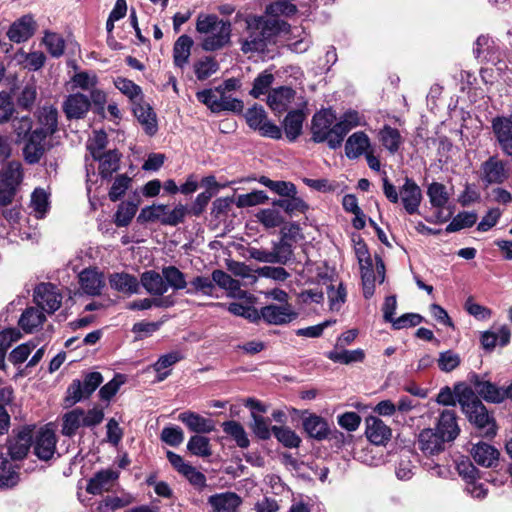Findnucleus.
<instances>
[{"label":"nucleus","mask_w":512,"mask_h":512,"mask_svg":"<svg viewBox=\"0 0 512 512\" xmlns=\"http://www.w3.org/2000/svg\"><path fill=\"white\" fill-rule=\"evenodd\" d=\"M457 402L468 421L476 427L480 435L493 437L496 435V424L494 418L488 413L486 406L475 394L472 387L463 383L455 385Z\"/></svg>","instance_id":"obj_1"},{"label":"nucleus","mask_w":512,"mask_h":512,"mask_svg":"<svg viewBox=\"0 0 512 512\" xmlns=\"http://www.w3.org/2000/svg\"><path fill=\"white\" fill-rule=\"evenodd\" d=\"M246 36L240 41L244 54L264 52L270 40L288 24L277 18L249 16L245 19Z\"/></svg>","instance_id":"obj_2"},{"label":"nucleus","mask_w":512,"mask_h":512,"mask_svg":"<svg viewBox=\"0 0 512 512\" xmlns=\"http://www.w3.org/2000/svg\"><path fill=\"white\" fill-rule=\"evenodd\" d=\"M201 48L206 52L217 51L231 42L232 24L215 14L200 13L195 25Z\"/></svg>","instance_id":"obj_3"},{"label":"nucleus","mask_w":512,"mask_h":512,"mask_svg":"<svg viewBox=\"0 0 512 512\" xmlns=\"http://www.w3.org/2000/svg\"><path fill=\"white\" fill-rule=\"evenodd\" d=\"M382 188L383 194L390 203L398 204L401 202L404 210L410 215L419 212V207L422 201V191L412 178L405 177L404 183L397 188L392 182H390L386 172H384Z\"/></svg>","instance_id":"obj_4"},{"label":"nucleus","mask_w":512,"mask_h":512,"mask_svg":"<svg viewBox=\"0 0 512 512\" xmlns=\"http://www.w3.org/2000/svg\"><path fill=\"white\" fill-rule=\"evenodd\" d=\"M23 168L19 161H10L0 170V205L11 204L23 181Z\"/></svg>","instance_id":"obj_5"},{"label":"nucleus","mask_w":512,"mask_h":512,"mask_svg":"<svg viewBox=\"0 0 512 512\" xmlns=\"http://www.w3.org/2000/svg\"><path fill=\"white\" fill-rule=\"evenodd\" d=\"M336 116L330 109H323L316 112L311 122V139L315 143L327 142L329 148L337 149L340 146H333L332 140L338 136L334 134Z\"/></svg>","instance_id":"obj_6"},{"label":"nucleus","mask_w":512,"mask_h":512,"mask_svg":"<svg viewBox=\"0 0 512 512\" xmlns=\"http://www.w3.org/2000/svg\"><path fill=\"white\" fill-rule=\"evenodd\" d=\"M244 117L247 125L258 131L261 136L276 140L282 138L281 128L268 119L267 113L261 105L255 104L248 108Z\"/></svg>","instance_id":"obj_7"},{"label":"nucleus","mask_w":512,"mask_h":512,"mask_svg":"<svg viewBox=\"0 0 512 512\" xmlns=\"http://www.w3.org/2000/svg\"><path fill=\"white\" fill-rule=\"evenodd\" d=\"M102 382L103 377L99 372L87 373L84 376L83 381L78 379L73 380L67 389L65 402L67 405L72 406L81 400L90 397Z\"/></svg>","instance_id":"obj_8"},{"label":"nucleus","mask_w":512,"mask_h":512,"mask_svg":"<svg viewBox=\"0 0 512 512\" xmlns=\"http://www.w3.org/2000/svg\"><path fill=\"white\" fill-rule=\"evenodd\" d=\"M510 176L507 162L498 155L490 156L480 166V179L485 186L503 184Z\"/></svg>","instance_id":"obj_9"},{"label":"nucleus","mask_w":512,"mask_h":512,"mask_svg":"<svg viewBox=\"0 0 512 512\" xmlns=\"http://www.w3.org/2000/svg\"><path fill=\"white\" fill-rule=\"evenodd\" d=\"M34 301L47 313H54L62 303V295L51 283H41L34 290Z\"/></svg>","instance_id":"obj_10"},{"label":"nucleus","mask_w":512,"mask_h":512,"mask_svg":"<svg viewBox=\"0 0 512 512\" xmlns=\"http://www.w3.org/2000/svg\"><path fill=\"white\" fill-rule=\"evenodd\" d=\"M297 318V313L291 304H270L259 310V321L263 320L269 325H284Z\"/></svg>","instance_id":"obj_11"},{"label":"nucleus","mask_w":512,"mask_h":512,"mask_svg":"<svg viewBox=\"0 0 512 512\" xmlns=\"http://www.w3.org/2000/svg\"><path fill=\"white\" fill-rule=\"evenodd\" d=\"M469 383L477 396L483 398L486 402L499 404L503 402L504 389L498 387L482 376L472 373L468 377Z\"/></svg>","instance_id":"obj_12"},{"label":"nucleus","mask_w":512,"mask_h":512,"mask_svg":"<svg viewBox=\"0 0 512 512\" xmlns=\"http://www.w3.org/2000/svg\"><path fill=\"white\" fill-rule=\"evenodd\" d=\"M32 443L34 454L40 460L48 461L53 457L56 451L57 438L52 429L41 428Z\"/></svg>","instance_id":"obj_13"},{"label":"nucleus","mask_w":512,"mask_h":512,"mask_svg":"<svg viewBox=\"0 0 512 512\" xmlns=\"http://www.w3.org/2000/svg\"><path fill=\"white\" fill-rule=\"evenodd\" d=\"M446 441L432 428L423 429L417 437V448L427 457L439 455L445 449Z\"/></svg>","instance_id":"obj_14"},{"label":"nucleus","mask_w":512,"mask_h":512,"mask_svg":"<svg viewBox=\"0 0 512 512\" xmlns=\"http://www.w3.org/2000/svg\"><path fill=\"white\" fill-rule=\"evenodd\" d=\"M296 92L291 87L280 86L269 91L266 103L275 114L286 112L295 99Z\"/></svg>","instance_id":"obj_15"},{"label":"nucleus","mask_w":512,"mask_h":512,"mask_svg":"<svg viewBox=\"0 0 512 512\" xmlns=\"http://www.w3.org/2000/svg\"><path fill=\"white\" fill-rule=\"evenodd\" d=\"M33 430L29 427L22 428L17 435L8 440V454L12 460L24 459L32 445Z\"/></svg>","instance_id":"obj_16"},{"label":"nucleus","mask_w":512,"mask_h":512,"mask_svg":"<svg viewBox=\"0 0 512 512\" xmlns=\"http://www.w3.org/2000/svg\"><path fill=\"white\" fill-rule=\"evenodd\" d=\"M492 129L503 153L507 156H512V118H494Z\"/></svg>","instance_id":"obj_17"},{"label":"nucleus","mask_w":512,"mask_h":512,"mask_svg":"<svg viewBox=\"0 0 512 512\" xmlns=\"http://www.w3.org/2000/svg\"><path fill=\"white\" fill-rule=\"evenodd\" d=\"M47 135L41 130H33L23 148L24 159L29 164H36L40 161L46 151L45 140Z\"/></svg>","instance_id":"obj_18"},{"label":"nucleus","mask_w":512,"mask_h":512,"mask_svg":"<svg viewBox=\"0 0 512 512\" xmlns=\"http://www.w3.org/2000/svg\"><path fill=\"white\" fill-rule=\"evenodd\" d=\"M88 96L81 93L70 94L63 103V111L68 119H82L90 110Z\"/></svg>","instance_id":"obj_19"},{"label":"nucleus","mask_w":512,"mask_h":512,"mask_svg":"<svg viewBox=\"0 0 512 512\" xmlns=\"http://www.w3.org/2000/svg\"><path fill=\"white\" fill-rule=\"evenodd\" d=\"M111 289L127 296L140 292V281L136 276L127 272H115L109 275Z\"/></svg>","instance_id":"obj_20"},{"label":"nucleus","mask_w":512,"mask_h":512,"mask_svg":"<svg viewBox=\"0 0 512 512\" xmlns=\"http://www.w3.org/2000/svg\"><path fill=\"white\" fill-rule=\"evenodd\" d=\"M132 106L134 116L141 124L145 133L149 136L155 135L158 131V123L152 107L148 103H145L143 99L139 102H135Z\"/></svg>","instance_id":"obj_21"},{"label":"nucleus","mask_w":512,"mask_h":512,"mask_svg":"<svg viewBox=\"0 0 512 512\" xmlns=\"http://www.w3.org/2000/svg\"><path fill=\"white\" fill-rule=\"evenodd\" d=\"M36 30V22L30 15H24L15 21L7 31L8 38L15 43H21L31 38Z\"/></svg>","instance_id":"obj_22"},{"label":"nucleus","mask_w":512,"mask_h":512,"mask_svg":"<svg viewBox=\"0 0 512 512\" xmlns=\"http://www.w3.org/2000/svg\"><path fill=\"white\" fill-rule=\"evenodd\" d=\"M118 477V471L112 469L101 470L88 481L86 491L92 495H99L104 491H109Z\"/></svg>","instance_id":"obj_23"},{"label":"nucleus","mask_w":512,"mask_h":512,"mask_svg":"<svg viewBox=\"0 0 512 512\" xmlns=\"http://www.w3.org/2000/svg\"><path fill=\"white\" fill-rule=\"evenodd\" d=\"M391 435V429L380 418H366V436L373 444L383 445L390 440Z\"/></svg>","instance_id":"obj_24"},{"label":"nucleus","mask_w":512,"mask_h":512,"mask_svg":"<svg viewBox=\"0 0 512 512\" xmlns=\"http://www.w3.org/2000/svg\"><path fill=\"white\" fill-rule=\"evenodd\" d=\"M434 430L439 436L444 438L446 442L453 441L460 432L455 412L451 410H444L440 414L436 429Z\"/></svg>","instance_id":"obj_25"},{"label":"nucleus","mask_w":512,"mask_h":512,"mask_svg":"<svg viewBox=\"0 0 512 512\" xmlns=\"http://www.w3.org/2000/svg\"><path fill=\"white\" fill-rule=\"evenodd\" d=\"M79 282L84 293L97 296L105 285L104 276L97 269L87 268L79 274Z\"/></svg>","instance_id":"obj_26"},{"label":"nucleus","mask_w":512,"mask_h":512,"mask_svg":"<svg viewBox=\"0 0 512 512\" xmlns=\"http://www.w3.org/2000/svg\"><path fill=\"white\" fill-rule=\"evenodd\" d=\"M139 281L146 292L152 296H163L168 291V284L163 274L154 270L143 272Z\"/></svg>","instance_id":"obj_27"},{"label":"nucleus","mask_w":512,"mask_h":512,"mask_svg":"<svg viewBox=\"0 0 512 512\" xmlns=\"http://www.w3.org/2000/svg\"><path fill=\"white\" fill-rule=\"evenodd\" d=\"M471 455L474 461L484 467H494L499 461V451L490 444L479 442L473 446Z\"/></svg>","instance_id":"obj_28"},{"label":"nucleus","mask_w":512,"mask_h":512,"mask_svg":"<svg viewBox=\"0 0 512 512\" xmlns=\"http://www.w3.org/2000/svg\"><path fill=\"white\" fill-rule=\"evenodd\" d=\"M178 419L184 423L190 431L195 433H210L215 429L213 420L204 418L195 412L185 411L179 414Z\"/></svg>","instance_id":"obj_29"},{"label":"nucleus","mask_w":512,"mask_h":512,"mask_svg":"<svg viewBox=\"0 0 512 512\" xmlns=\"http://www.w3.org/2000/svg\"><path fill=\"white\" fill-rule=\"evenodd\" d=\"M241 502V498L233 492L215 494L208 499L214 512H237Z\"/></svg>","instance_id":"obj_30"},{"label":"nucleus","mask_w":512,"mask_h":512,"mask_svg":"<svg viewBox=\"0 0 512 512\" xmlns=\"http://www.w3.org/2000/svg\"><path fill=\"white\" fill-rule=\"evenodd\" d=\"M360 124V117L357 111H348L344 113L341 120L335 124L334 134L338 136L332 140L333 146H341L345 136L354 127Z\"/></svg>","instance_id":"obj_31"},{"label":"nucleus","mask_w":512,"mask_h":512,"mask_svg":"<svg viewBox=\"0 0 512 512\" xmlns=\"http://www.w3.org/2000/svg\"><path fill=\"white\" fill-rule=\"evenodd\" d=\"M303 428L311 438L316 440H324L330 434L327 421L316 414L303 419Z\"/></svg>","instance_id":"obj_32"},{"label":"nucleus","mask_w":512,"mask_h":512,"mask_svg":"<svg viewBox=\"0 0 512 512\" xmlns=\"http://www.w3.org/2000/svg\"><path fill=\"white\" fill-rule=\"evenodd\" d=\"M121 154L117 150H109L104 152L99 158L94 160L99 161V174L103 179H108L113 173L117 172L120 168Z\"/></svg>","instance_id":"obj_33"},{"label":"nucleus","mask_w":512,"mask_h":512,"mask_svg":"<svg viewBox=\"0 0 512 512\" xmlns=\"http://www.w3.org/2000/svg\"><path fill=\"white\" fill-rule=\"evenodd\" d=\"M193 40L190 36L183 34L174 43L173 62L179 68H184L189 62Z\"/></svg>","instance_id":"obj_34"},{"label":"nucleus","mask_w":512,"mask_h":512,"mask_svg":"<svg viewBox=\"0 0 512 512\" xmlns=\"http://www.w3.org/2000/svg\"><path fill=\"white\" fill-rule=\"evenodd\" d=\"M370 146L369 137L364 132H355L345 143V154L349 159L361 156Z\"/></svg>","instance_id":"obj_35"},{"label":"nucleus","mask_w":512,"mask_h":512,"mask_svg":"<svg viewBox=\"0 0 512 512\" xmlns=\"http://www.w3.org/2000/svg\"><path fill=\"white\" fill-rule=\"evenodd\" d=\"M305 115L301 110H292L288 112L284 119V130L289 141H295L302 132Z\"/></svg>","instance_id":"obj_36"},{"label":"nucleus","mask_w":512,"mask_h":512,"mask_svg":"<svg viewBox=\"0 0 512 512\" xmlns=\"http://www.w3.org/2000/svg\"><path fill=\"white\" fill-rule=\"evenodd\" d=\"M82 422V408H75L69 412H66L62 416V435L69 438L75 436L78 429L83 427Z\"/></svg>","instance_id":"obj_37"},{"label":"nucleus","mask_w":512,"mask_h":512,"mask_svg":"<svg viewBox=\"0 0 512 512\" xmlns=\"http://www.w3.org/2000/svg\"><path fill=\"white\" fill-rule=\"evenodd\" d=\"M379 140L391 154H395L403 143L399 130L389 125H384L379 131Z\"/></svg>","instance_id":"obj_38"},{"label":"nucleus","mask_w":512,"mask_h":512,"mask_svg":"<svg viewBox=\"0 0 512 512\" xmlns=\"http://www.w3.org/2000/svg\"><path fill=\"white\" fill-rule=\"evenodd\" d=\"M46 320L43 312L37 308H27L19 319V325L25 332H32Z\"/></svg>","instance_id":"obj_39"},{"label":"nucleus","mask_w":512,"mask_h":512,"mask_svg":"<svg viewBox=\"0 0 512 512\" xmlns=\"http://www.w3.org/2000/svg\"><path fill=\"white\" fill-rule=\"evenodd\" d=\"M196 78L200 81L208 79L219 70V64L212 56H205L193 64Z\"/></svg>","instance_id":"obj_40"},{"label":"nucleus","mask_w":512,"mask_h":512,"mask_svg":"<svg viewBox=\"0 0 512 512\" xmlns=\"http://www.w3.org/2000/svg\"><path fill=\"white\" fill-rule=\"evenodd\" d=\"M326 357L335 363L351 364L362 362L365 354L362 349L342 351L332 350L326 354Z\"/></svg>","instance_id":"obj_41"},{"label":"nucleus","mask_w":512,"mask_h":512,"mask_svg":"<svg viewBox=\"0 0 512 512\" xmlns=\"http://www.w3.org/2000/svg\"><path fill=\"white\" fill-rule=\"evenodd\" d=\"M19 479L16 467L4 456L0 455V487H13Z\"/></svg>","instance_id":"obj_42"},{"label":"nucleus","mask_w":512,"mask_h":512,"mask_svg":"<svg viewBox=\"0 0 512 512\" xmlns=\"http://www.w3.org/2000/svg\"><path fill=\"white\" fill-rule=\"evenodd\" d=\"M223 431L231 436L240 448H247L250 441L244 427L237 421L231 420L222 423Z\"/></svg>","instance_id":"obj_43"},{"label":"nucleus","mask_w":512,"mask_h":512,"mask_svg":"<svg viewBox=\"0 0 512 512\" xmlns=\"http://www.w3.org/2000/svg\"><path fill=\"white\" fill-rule=\"evenodd\" d=\"M272 433L285 447L298 448L301 443V438L289 427L272 426Z\"/></svg>","instance_id":"obj_44"},{"label":"nucleus","mask_w":512,"mask_h":512,"mask_svg":"<svg viewBox=\"0 0 512 512\" xmlns=\"http://www.w3.org/2000/svg\"><path fill=\"white\" fill-rule=\"evenodd\" d=\"M274 79L275 78L272 73L263 71L254 79L253 87L249 94L256 99L260 98L262 95H268Z\"/></svg>","instance_id":"obj_45"},{"label":"nucleus","mask_w":512,"mask_h":512,"mask_svg":"<svg viewBox=\"0 0 512 512\" xmlns=\"http://www.w3.org/2000/svg\"><path fill=\"white\" fill-rule=\"evenodd\" d=\"M114 84L117 89L131 100L132 105L143 99L141 87L133 81L118 77L115 79Z\"/></svg>","instance_id":"obj_46"},{"label":"nucleus","mask_w":512,"mask_h":512,"mask_svg":"<svg viewBox=\"0 0 512 512\" xmlns=\"http://www.w3.org/2000/svg\"><path fill=\"white\" fill-rule=\"evenodd\" d=\"M162 274L165 278V282L168 284V288L171 287L174 290H182L187 287L185 275L177 267H163Z\"/></svg>","instance_id":"obj_47"},{"label":"nucleus","mask_w":512,"mask_h":512,"mask_svg":"<svg viewBox=\"0 0 512 512\" xmlns=\"http://www.w3.org/2000/svg\"><path fill=\"white\" fill-rule=\"evenodd\" d=\"M274 206L282 208L286 213L293 214L296 212L304 213L308 209V205L303 199L297 197L296 194L293 196H286L283 199L275 200Z\"/></svg>","instance_id":"obj_48"},{"label":"nucleus","mask_w":512,"mask_h":512,"mask_svg":"<svg viewBox=\"0 0 512 512\" xmlns=\"http://www.w3.org/2000/svg\"><path fill=\"white\" fill-rule=\"evenodd\" d=\"M427 195L431 205L435 208H443L449 200L445 185L438 182H433L428 186Z\"/></svg>","instance_id":"obj_49"},{"label":"nucleus","mask_w":512,"mask_h":512,"mask_svg":"<svg viewBox=\"0 0 512 512\" xmlns=\"http://www.w3.org/2000/svg\"><path fill=\"white\" fill-rule=\"evenodd\" d=\"M214 290L215 285L212 276H196L190 281V288L187 289V293H201L205 296H212Z\"/></svg>","instance_id":"obj_50"},{"label":"nucleus","mask_w":512,"mask_h":512,"mask_svg":"<svg viewBox=\"0 0 512 512\" xmlns=\"http://www.w3.org/2000/svg\"><path fill=\"white\" fill-rule=\"evenodd\" d=\"M227 310L235 315L245 318L251 323L259 322V310H257L254 306L243 304L239 302H232L227 306Z\"/></svg>","instance_id":"obj_51"},{"label":"nucleus","mask_w":512,"mask_h":512,"mask_svg":"<svg viewBox=\"0 0 512 512\" xmlns=\"http://www.w3.org/2000/svg\"><path fill=\"white\" fill-rule=\"evenodd\" d=\"M187 449L193 455L200 457H209L212 455L209 438L200 435H194L189 439Z\"/></svg>","instance_id":"obj_52"},{"label":"nucleus","mask_w":512,"mask_h":512,"mask_svg":"<svg viewBox=\"0 0 512 512\" xmlns=\"http://www.w3.org/2000/svg\"><path fill=\"white\" fill-rule=\"evenodd\" d=\"M137 212V204L133 202H123L119 205L114 223L117 227H126L132 221Z\"/></svg>","instance_id":"obj_53"},{"label":"nucleus","mask_w":512,"mask_h":512,"mask_svg":"<svg viewBox=\"0 0 512 512\" xmlns=\"http://www.w3.org/2000/svg\"><path fill=\"white\" fill-rule=\"evenodd\" d=\"M43 43L52 57L58 58L64 54L65 40L61 35L46 32L43 37Z\"/></svg>","instance_id":"obj_54"},{"label":"nucleus","mask_w":512,"mask_h":512,"mask_svg":"<svg viewBox=\"0 0 512 512\" xmlns=\"http://www.w3.org/2000/svg\"><path fill=\"white\" fill-rule=\"evenodd\" d=\"M477 221V214L474 212H461L447 225L446 232H457L463 228L472 227Z\"/></svg>","instance_id":"obj_55"},{"label":"nucleus","mask_w":512,"mask_h":512,"mask_svg":"<svg viewBox=\"0 0 512 512\" xmlns=\"http://www.w3.org/2000/svg\"><path fill=\"white\" fill-rule=\"evenodd\" d=\"M253 422L250 425L253 433L261 440H267L271 437L272 427L270 428V419L264 418L255 412L251 413Z\"/></svg>","instance_id":"obj_56"},{"label":"nucleus","mask_w":512,"mask_h":512,"mask_svg":"<svg viewBox=\"0 0 512 512\" xmlns=\"http://www.w3.org/2000/svg\"><path fill=\"white\" fill-rule=\"evenodd\" d=\"M31 207L37 213V217H43L49 209V197L42 188H36L31 195Z\"/></svg>","instance_id":"obj_57"},{"label":"nucleus","mask_w":512,"mask_h":512,"mask_svg":"<svg viewBox=\"0 0 512 512\" xmlns=\"http://www.w3.org/2000/svg\"><path fill=\"white\" fill-rule=\"evenodd\" d=\"M293 256V248L290 243L285 240L273 243L272 257L274 263L286 264Z\"/></svg>","instance_id":"obj_58"},{"label":"nucleus","mask_w":512,"mask_h":512,"mask_svg":"<svg viewBox=\"0 0 512 512\" xmlns=\"http://www.w3.org/2000/svg\"><path fill=\"white\" fill-rule=\"evenodd\" d=\"M291 0H276L266 8L267 14L278 17L281 15L292 16L297 13V6Z\"/></svg>","instance_id":"obj_59"},{"label":"nucleus","mask_w":512,"mask_h":512,"mask_svg":"<svg viewBox=\"0 0 512 512\" xmlns=\"http://www.w3.org/2000/svg\"><path fill=\"white\" fill-rule=\"evenodd\" d=\"M219 91L220 87L213 89H204L196 93L199 102L206 105L213 113H219Z\"/></svg>","instance_id":"obj_60"},{"label":"nucleus","mask_w":512,"mask_h":512,"mask_svg":"<svg viewBox=\"0 0 512 512\" xmlns=\"http://www.w3.org/2000/svg\"><path fill=\"white\" fill-rule=\"evenodd\" d=\"M165 210V205H152L144 207L138 215L137 221L140 223L160 221L162 223Z\"/></svg>","instance_id":"obj_61"},{"label":"nucleus","mask_w":512,"mask_h":512,"mask_svg":"<svg viewBox=\"0 0 512 512\" xmlns=\"http://www.w3.org/2000/svg\"><path fill=\"white\" fill-rule=\"evenodd\" d=\"M131 184V178L126 174L118 175L108 193L109 199L113 202L118 201L127 191Z\"/></svg>","instance_id":"obj_62"},{"label":"nucleus","mask_w":512,"mask_h":512,"mask_svg":"<svg viewBox=\"0 0 512 512\" xmlns=\"http://www.w3.org/2000/svg\"><path fill=\"white\" fill-rule=\"evenodd\" d=\"M214 285L229 291H237L240 289V282L233 279L223 270L216 269L212 272Z\"/></svg>","instance_id":"obj_63"},{"label":"nucleus","mask_w":512,"mask_h":512,"mask_svg":"<svg viewBox=\"0 0 512 512\" xmlns=\"http://www.w3.org/2000/svg\"><path fill=\"white\" fill-rule=\"evenodd\" d=\"M438 367L443 372H451L456 369L460 363V356L452 350H447L439 354L437 360Z\"/></svg>","instance_id":"obj_64"}]
</instances>
